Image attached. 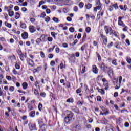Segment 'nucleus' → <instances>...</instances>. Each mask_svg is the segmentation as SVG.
Returning a JSON list of instances; mask_svg holds the SVG:
<instances>
[{
	"label": "nucleus",
	"instance_id": "1",
	"mask_svg": "<svg viewBox=\"0 0 131 131\" xmlns=\"http://www.w3.org/2000/svg\"><path fill=\"white\" fill-rule=\"evenodd\" d=\"M74 119V114L72 113V112H70L64 118V122L66 123H68V124H70V122L72 121V120Z\"/></svg>",
	"mask_w": 131,
	"mask_h": 131
},
{
	"label": "nucleus",
	"instance_id": "2",
	"mask_svg": "<svg viewBox=\"0 0 131 131\" xmlns=\"http://www.w3.org/2000/svg\"><path fill=\"white\" fill-rule=\"evenodd\" d=\"M121 81H122V77L120 76L119 78V81L118 79L115 78L113 79V83L115 85L116 90H118L119 88H120V83H121Z\"/></svg>",
	"mask_w": 131,
	"mask_h": 131
},
{
	"label": "nucleus",
	"instance_id": "3",
	"mask_svg": "<svg viewBox=\"0 0 131 131\" xmlns=\"http://www.w3.org/2000/svg\"><path fill=\"white\" fill-rule=\"evenodd\" d=\"M104 29L105 31L106 34H110V35H111L113 32V29H112V28L110 26H104Z\"/></svg>",
	"mask_w": 131,
	"mask_h": 131
},
{
	"label": "nucleus",
	"instance_id": "4",
	"mask_svg": "<svg viewBox=\"0 0 131 131\" xmlns=\"http://www.w3.org/2000/svg\"><path fill=\"white\" fill-rule=\"evenodd\" d=\"M38 123L40 125V130L39 131H46V125L41 121H38Z\"/></svg>",
	"mask_w": 131,
	"mask_h": 131
},
{
	"label": "nucleus",
	"instance_id": "5",
	"mask_svg": "<svg viewBox=\"0 0 131 131\" xmlns=\"http://www.w3.org/2000/svg\"><path fill=\"white\" fill-rule=\"evenodd\" d=\"M101 37L102 38L103 42L104 45L105 46L107 45V42H108V39L107 38V36L105 35H104L103 34H101L100 35Z\"/></svg>",
	"mask_w": 131,
	"mask_h": 131
},
{
	"label": "nucleus",
	"instance_id": "6",
	"mask_svg": "<svg viewBox=\"0 0 131 131\" xmlns=\"http://www.w3.org/2000/svg\"><path fill=\"white\" fill-rule=\"evenodd\" d=\"M122 17H118V26H121L122 27H124L125 26V25H124V23H123V21H122Z\"/></svg>",
	"mask_w": 131,
	"mask_h": 131
},
{
	"label": "nucleus",
	"instance_id": "7",
	"mask_svg": "<svg viewBox=\"0 0 131 131\" xmlns=\"http://www.w3.org/2000/svg\"><path fill=\"white\" fill-rule=\"evenodd\" d=\"M100 68L101 70L104 71V72H105L106 73L108 72V67L105 66V64L102 63L100 66Z\"/></svg>",
	"mask_w": 131,
	"mask_h": 131
},
{
	"label": "nucleus",
	"instance_id": "8",
	"mask_svg": "<svg viewBox=\"0 0 131 131\" xmlns=\"http://www.w3.org/2000/svg\"><path fill=\"white\" fill-rule=\"evenodd\" d=\"M29 29L31 33H34V32L36 31V28L32 25H31L29 27Z\"/></svg>",
	"mask_w": 131,
	"mask_h": 131
},
{
	"label": "nucleus",
	"instance_id": "9",
	"mask_svg": "<svg viewBox=\"0 0 131 131\" xmlns=\"http://www.w3.org/2000/svg\"><path fill=\"white\" fill-rule=\"evenodd\" d=\"M21 37L23 39H26L28 38V33L24 32L21 34Z\"/></svg>",
	"mask_w": 131,
	"mask_h": 131
},
{
	"label": "nucleus",
	"instance_id": "10",
	"mask_svg": "<svg viewBox=\"0 0 131 131\" xmlns=\"http://www.w3.org/2000/svg\"><path fill=\"white\" fill-rule=\"evenodd\" d=\"M108 74L110 77H111V76H113V69H109V70L108 71Z\"/></svg>",
	"mask_w": 131,
	"mask_h": 131
},
{
	"label": "nucleus",
	"instance_id": "11",
	"mask_svg": "<svg viewBox=\"0 0 131 131\" xmlns=\"http://www.w3.org/2000/svg\"><path fill=\"white\" fill-rule=\"evenodd\" d=\"M92 71L94 73L97 74L98 73V69L96 66H93Z\"/></svg>",
	"mask_w": 131,
	"mask_h": 131
},
{
	"label": "nucleus",
	"instance_id": "12",
	"mask_svg": "<svg viewBox=\"0 0 131 131\" xmlns=\"http://www.w3.org/2000/svg\"><path fill=\"white\" fill-rule=\"evenodd\" d=\"M39 38L41 39L42 42H45V41H46V35L42 34Z\"/></svg>",
	"mask_w": 131,
	"mask_h": 131
},
{
	"label": "nucleus",
	"instance_id": "13",
	"mask_svg": "<svg viewBox=\"0 0 131 131\" xmlns=\"http://www.w3.org/2000/svg\"><path fill=\"white\" fill-rule=\"evenodd\" d=\"M92 7V4L90 3L85 5V8L87 9V10H90V9H91Z\"/></svg>",
	"mask_w": 131,
	"mask_h": 131
},
{
	"label": "nucleus",
	"instance_id": "14",
	"mask_svg": "<svg viewBox=\"0 0 131 131\" xmlns=\"http://www.w3.org/2000/svg\"><path fill=\"white\" fill-rule=\"evenodd\" d=\"M101 7H102V6L101 5H98L97 6L95 7L94 9V11L95 12H97V11H98V10H101Z\"/></svg>",
	"mask_w": 131,
	"mask_h": 131
},
{
	"label": "nucleus",
	"instance_id": "15",
	"mask_svg": "<svg viewBox=\"0 0 131 131\" xmlns=\"http://www.w3.org/2000/svg\"><path fill=\"white\" fill-rule=\"evenodd\" d=\"M8 14H9V17H13V16H14V11L9 10Z\"/></svg>",
	"mask_w": 131,
	"mask_h": 131
},
{
	"label": "nucleus",
	"instance_id": "16",
	"mask_svg": "<svg viewBox=\"0 0 131 131\" xmlns=\"http://www.w3.org/2000/svg\"><path fill=\"white\" fill-rule=\"evenodd\" d=\"M86 48H88V45H86V44L83 45L81 47V50L82 51V52H83V51H84V50H85V49H86Z\"/></svg>",
	"mask_w": 131,
	"mask_h": 131
},
{
	"label": "nucleus",
	"instance_id": "17",
	"mask_svg": "<svg viewBox=\"0 0 131 131\" xmlns=\"http://www.w3.org/2000/svg\"><path fill=\"white\" fill-rule=\"evenodd\" d=\"M30 116L31 117H34L35 116V111H32L30 113Z\"/></svg>",
	"mask_w": 131,
	"mask_h": 131
},
{
	"label": "nucleus",
	"instance_id": "18",
	"mask_svg": "<svg viewBox=\"0 0 131 131\" xmlns=\"http://www.w3.org/2000/svg\"><path fill=\"white\" fill-rule=\"evenodd\" d=\"M28 86V84H27V82H24L23 83V89H24V90H26V89H27Z\"/></svg>",
	"mask_w": 131,
	"mask_h": 131
},
{
	"label": "nucleus",
	"instance_id": "19",
	"mask_svg": "<svg viewBox=\"0 0 131 131\" xmlns=\"http://www.w3.org/2000/svg\"><path fill=\"white\" fill-rule=\"evenodd\" d=\"M29 65H30V66H33V65H34V62L33 61V60L29 59Z\"/></svg>",
	"mask_w": 131,
	"mask_h": 131
},
{
	"label": "nucleus",
	"instance_id": "20",
	"mask_svg": "<svg viewBox=\"0 0 131 131\" xmlns=\"http://www.w3.org/2000/svg\"><path fill=\"white\" fill-rule=\"evenodd\" d=\"M5 26H7V27H8V28H11V27H12V24H9L8 22H5Z\"/></svg>",
	"mask_w": 131,
	"mask_h": 131
},
{
	"label": "nucleus",
	"instance_id": "21",
	"mask_svg": "<svg viewBox=\"0 0 131 131\" xmlns=\"http://www.w3.org/2000/svg\"><path fill=\"white\" fill-rule=\"evenodd\" d=\"M74 100L73 98H70L67 100V103H73Z\"/></svg>",
	"mask_w": 131,
	"mask_h": 131
},
{
	"label": "nucleus",
	"instance_id": "22",
	"mask_svg": "<svg viewBox=\"0 0 131 131\" xmlns=\"http://www.w3.org/2000/svg\"><path fill=\"white\" fill-rule=\"evenodd\" d=\"M126 61L128 64H131V58L129 56H127L126 57Z\"/></svg>",
	"mask_w": 131,
	"mask_h": 131
},
{
	"label": "nucleus",
	"instance_id": "23",
	"mask_svg": "<svg viewBox=\"0 0 131 131\" xmlns=\"http://www.w3.org/2000/svg\"><path fill=\"white\" fill-rule=\"evenodd\" d=\"M29 128H35V124L29 123Z\"/></svg>",
	"mask_w": 131,
	"mask_h": 131
},
{
	"label": "nucleus",
	"instance_id": "24",
	"mask_svg": "<svg viewBox=\"0 0 131 131\" xmlns=\"http://www.w3.org/2000/svg\"><path fill=\"white\" fill-rule=\"evenodd\" d=\"M112 64H113V65H114L115 66H117V61L116 59L113 60L112 61Z\"/></svg>",
	"mask_w": 131,
	"mask_h": 131
},
{
	"label": "nucleus",
	"instance_id": "25",
	"mask_svg": "<svg viewBox=\"0 0 131 131\" xmlns=\"http://www.w3.org/2000/svg\"><path fill=\"white\" fill-rule=\"evenodd\" d=\"M112 6L113 8H114L115 10H117V9H118V5H117V3L113 4Z\"/></svg>",
	"mask_w": 131,
	"mask_h": 131
},
{
	"label": "nucleus",
	"instance_id": "26",
	"mask_svg": "<svg viewBox=\"0 0 131 131\" xmlns=\"http://www.w3.org/2000/svg\"><path fill=\"white\" fill-rule=\"evenodd\" d=\"M15 19H18L20 18V14L18 12L15 13Z\"/></svg>",
	"mask_w": 131,
	"mask_h": 131
},
{
	"label": "nucleus",
	"instance_id": "27",
	"mask_svg": "<svg viewBox=\"0 0 131 131\" xmlns=\"http://www.w3.org/2000/svg\"><path fill=\"white\" fill-rule=\"evenodd\" d=\"M36 43H37L38 45H39V43H40V42H42V41L41 40V39L39 38H38L37 39V40H36Z\"/></svg>",
	"mask_w": 131,
	"mask_h": 131
},
{
	"label": "nucleus",
	"instance_id": "28",
	"mask_svg": "<svg viewBox=\"0 0 131 131\" xmlns=\"http://www.w3.org/2000/svg\"><path fill=\"white\" fill-rule=\"evenodd\" d=\"M28 109L30 110V111L33 110V106H32L31 104L28 103Z\"/></svg>",
	"mask_w": 131,
	"mask_h": 131
},
{
	"label": "nucleus",
	"instance_id": "29",
	"mask_svg": "<svg viewBox=\"0 0 131 131\" xmlns=\"http://www.w3.org/2000/svg\"><path fill=\"white\" fill-rule=\"evenodd\" d=\"M19 56L21 61H24V57H25V55L21 53Z\"/></svg>",
	"mask_w": 131,
	"mask_h": 131
},
{
	"label": "nucleus",
	"instance_id": "30",
	"mask_svg": "<svg viewBox=\"0 0 131 131\" xmlns=\"http://www.w3.org/2000/svg\"><path fill=\"white\" fill-rule=\"evenodd\" d=\"M20 24H21V25H20V27H21V28H23V29L26 28V24H24V23H21V22H20Z\"/></svg>",
	"mask_w": 131,
	"mask_h": 131
},
{
	"label": "nucleus",
	"instance_id": "31",
	"mask_svg": "<svg viewBox=\"0 0 131 131\" xmlns=\"http://www.w3.org/2000/svg\"><path fill=\"white\" fill-rule=\"evenodd\" d=\"M83 6H84V4H83V2H80L79 4V7L80 9H82V8H83Z\"/></svg>",
	"mask_w": 131,
	"mask_h": 131
},
{
	"label": "nucleus",
	"instance_id": "32",
	"mask_svg": "<svg viewBox=\"0 0 131 131\" xmlns=\"http://www.w3.org/2000/svg\"><path fill=\"white\" fill-rule=\"evenodd\" d=\"M51 35H52V36H53V37H54V38L55 39H56V35H57V33H56L54 32H51Z\"/></svg>",
	"mask_w": 131,
	"mask_h": 131
},
{
	"label": "nucleus",
	"instance_id": "33",
	"mask_svg": "<svg viewBox=\"0 0 131 131\" xmlns=\"http://www.w3.org/2000/svg\"><path fill=\"white\" fill-rule=\"evenodd\" d=\"M85 31L88 33H90V32H91V28L89 27H88L87 28H86Z\"/></svg>",
	"mask_w": 131,
	"mask_h": 131
},
{
	"label": "nucleus",
	"instance_id": "34",
	"mask_svg": "<svg viewBox=\"0 0 131 131\" xmlns=\"http://www.w3.org/2000/svg\"><path fill=\"white\" fill-rule=\"evenodd\" d=\"M46 16H47L46 14V12H43L41 13L40 18H45Z\"/></svg>",
	"mask_w": 131,
	"mask_h": 131
},
{
	"label": "nucleus",
	"instance_id": "35",
	"mask_svg": "<svg viewBox=\"0 0 131 131\" xmlns=\"http://www.w3.org/2000/svg\"><path fill=\"white\" fill-rule=\"evenodd\" d=\"M96 55H97V57L98 59V61H101V56L100 55V54H98V53L97 52H96Z\"/></svg>",
	"mask_w": 131,
	"mask_h": 131
},
{
	"label": "nucleus",
	"instance_id": "36",
	"mask_svg": "<svg viewBox=\"0 0 131 131\" xmlns=\"http://www.w3.org/2000/svg\"><path fill=\"white\" fill-rule=\"evenodd\" d=\"M34 94L36 95H37L39 94L38 90L36 89H34Z\"/></svg>",
	"mask_w": 131,
	"mask_h": 131
},
{
	"label": "nucleus",
	"instance_id": "37",
	"mask_svg": "<svg viewBox=\"0 0 131 131\" xmlns=\"http://www.w3.org/2000/svg\"><path fill=\"white\" fill-rule=\"evenodd\" d=\"M53 20L54 22H56V23H59V19L57 17H53Z\"/></svg>",
	"mask_w": 131,
	"mask_h": 131
},
{
	"label": "nucleus",
	"instance_id": "38",
	"mask_svg": "<svg viewBox=\"0 0 131 131\" xmlns=\"http://www.w3.org/2000/svg\"><path fill=\"white\" fill-rule=\"evenodd\" d=\"M98 92L99 93H101V94H102V95H104L105 94V91H104V90H102V89H99L98 90Z\"/></svg>",
	"mask_w": 131,
	"mask_h": 131
},
{
	"label": "nucleus",
	"instance_id": "39",
	"mask_svg": "<svg viewBox=\"0 0 131 131\" xmlns=\"http://www.w3.org/2000/svg\"><path fill=\"white\" fill-rule=\"evenodd\" d=\"M112 34H113L116 37H118V35H117V33L115 32V31H113V30Z\"/></svg>",
	"mask_w": 131,
	"mask_h": 131
},
{
	"label": "nucleus",
	"instance_id": "40",
	"mask_svg": "<svg viewBox=\"0 0 131 131\" xmlns=\"http://www.w3.org/2000/svg\"><path fill=\"white\" fill-rule=\"evenodd\" d=\"M38 109L40 111H41V110L42 109V104L41 103L39 104Z\"/></svg>",
	"mask_w": 131,
	"mask_h": 131
},
{
	"label": "nucleus",
	"instance_id": "41",
	"mask_svg": "<svg viewBox=\"0 0 131 131\" xmlns=\"http://www.w3.org/2000/svg\"><path fill=\"white\" fill-rule=\"evenodd\" d=\"M40 56L43 59L45 58V53H43V52L42 51L40 52Z\"/></svg>",
	"mask_w": 131,
	"mask_h": 131
},
{
	"label": "nucleus",
	"instance_id": "42",
	"mask_svg": "<svg viewBox=\"0 0 131 131\" xmlns=\"http://www.w3.org/2000/svg\"><path fill=\"white\" fill-rule=\"evenodd\" d=\"M113 42H111V43L107 45L108 49H110V48H111V47H113Z\"/></svg>",
	"mask_w": 131,
	"mask_h": 131
},
{
	"label": "nucleus",
	"instance_id": "43",
	"mask_svg": "<svg viewBox=\"0 0 131 131\" xmlns=\"http://www.w3.org/2000/svg\"><path fill=\"white\" fill-rule=\"evenodd\" d=\"M9 91H10V92H13V91H15V88L13 86H11L9 88Z\"/></svg>",
	"mask_w": 131,
	"mask_h": 131
},
{
	"label": "nucleus",
	"instance_id": "44",
	"mask_svg": "<svg viewBox=\"0 0 131 131\" xmlns=\"http://www.w3.org/2000/svg\"><path fill=\"white\" fill-rule=\"evenodd\" d=\"M51 20V18H50V17L47 16L46 18H45V21L46 22H50V20Z\"/></svg>",
	"mask_w": 131,
	"mask_h": 131
},
{
	"label": "nucleus",
	"instance_id": "45",
	"mask_svg": "<svg viewBox=\"0 0 131 131\" xmlns=\"http://www.w3.org/2000/svg\"><path fill=\"white\" fill-rule=\"evenodd\" d=\"M83 104V103H82V102H81L80 101H79L77 102V105H78V106H79V107H81V106H82Z\"/></svg>",
	"mask_w": 131,
	"mask_h": 131
},
{
	"label": "nucleus",
	"instance_id": "46",
	"mask_svg": "<svg viewBox=\"0 0 131 131\" xmlns=\"http://www.w3.org/2000/svg\"><path fill=\"white\" fill-rule=\"evenodd\" d=\"M77 94H80L81 93V88H79L76 90Z\"/></svg>",
	"mask_w": 131,
	"mask_h": 131
},
{
	"label": "nucleus",
	"instance_id": "47",
	"mask_svg": "<svg viewBox=\"0 0 131 131\" xmlns=\"http://www.w3.org/2000/svg\"><path fill=\"white\" fill-rule=\"evenodd\" d=\"M37 70V73H38L39 72V71H40V70H41V67H37V69H36Z\"/></svg>",
	"mask_w": 131,
	"mask_h": 131
},
{
	"label": "nucleus",
	"instance_id": "48",
	"mask_svg": "<svg viewBox=\"0 0 131 131\" xmlns=\"http://www.w3.org/2000/svg\"><path fill=\"white\" fill-rule=\"evenodd\" d=\"M55 52H56V53H57V54H59V53H60V48H56L55 49Z\"/></svg>",
	"mask_w": 131,
	"mask_h": 131
},
{
	"label": "nucleus",
	"instance_id": "49",
	"mask_svg": "<svg viewBox=\"0 0 131 131\" xmlns=\"http://www.w3.org/2000/svg\"><path fill=\"white\" fill-rule=\"evenodd\" d=\"M46 13L47 14H50L51 13V10H50V9L49 8H47L46 10Z\"/></svg>",
	"mask_w": 131,
	"mask_h": 131
},
{
	"label": "nucleus",
	"instance_id": "50",
	"mask_svg": "<svg viewBox=\"0 0 131 131\" xmlns=\"http://www.w3.org/2000/svg\"><path fill=\"white\" fill-rule=\"evenodd\" d=\"M125 42L128 45V46L130 45V42L129 41V40L128 39H126Z\"/></svg>",
	"mask_w": 131,
	"mask_h": 131
},
{
	"label": "nucleus",
	"instance_id": "51",
	"mask_svg": "<svg viewBox=\"0 0 131 131\" xmlns=\"http://www.w3.org/2000/svg\"><path fill=\"white\" fill-rule=\"evenodd\" d=\"M67 20L69 22H71V21H72V18H71V17L68 16V17H67Z\"/></svg>",
	"mask_w": 131,
	"mask_h": 131
},
{
	"label": "nucleus",
	"instance_id": "52",
	"mask_svg": "<svg viewBox=\"0 0 131 131\" xmlns=\"http://www.w3.org/2000/svg\"><path fill=\"white\" fill-rule=\"evenodd\" d=\"M69 30L70 32H74V28L70 27Z\"/></svg>",
	"mask_w": 131,
	"mask_h": 131
},
{
	"label": "nucleus",
	"instance_id": "53",
	"mask_svg": "<svg viewBox=\"0 0 131 131\" xmlns=\"http://www.w3.org/2000/svg\"><path fill=\"white\" fill-rule=\"evenodd\" d=\"M62 46L63 48H68V44H67V43H63Z\"/></svg>",
	"mask_w": 131,
	"mask_h": 131
},
{
	"label": "nucleus",
	"instance_id": "54",
	"mask_svg": "<svg viewBox=\"0 0 131 131\" xmlns=\"http://www.w3.org/2000/svg\"><path fill=\"white\" fill-rule=\"evenodd\" d=\"M45 4V1H40V2H39V7H40V6L41 5H44Z\"/></svg>",
	"mask_w": 131,
	"mask_h": 131
},
{
	"label": "nucleus",
	"instance_id": "55",
	"mask_svg": "<svg viewBox=\"0 0 131 131\" xmlns=\"http://www.w3.org/2000/svg\"><path fill=\"white\" fill-rule=\"evenodd\" d=\"M100 16H101V11H99L97 13V18H98V19L101 18Z\"/></svg>",
	"mask_w": 131,
	"mask_h": 131
},
{
	"label": "nucleus",
	"instance_id": "56",
	"mask_svg": "<svg viewBox=\"0 0 131 131\" xmlns=\"http://www.w3.org/2000/svg\"><path fill=\"white\" fill-rule=\"evenodd\" d=\"M48 41H53V38L52 37H48Z\"/></svg>",
	"mask_w": 131,
	"mask_h": 131
},
{
	"label": "nucleus",
	"instance_id": "57",
	"mask_svg": "<svg viewBox=\"0 0 131 131\" xmlns=\"http://www.w3.org/2000/svg\"><path fill=\"white\" fill-rule=\"evenodd\" d=\"M74 12H77L78 11V8L77 7V6H75L74 7Z\"/></svg>",
	"mask_w": 131,
	"mask_h": 131
},
{
	"label": "nucleus",
	"instance_id": "58",
	"mask_svg": "<svg viewBox=\"0 0 131 131\" xmlns=\"http://www.w3.org/2000/svg\"><path fill=\"white\" fill-rule=\"evenodd\" d=\"M53 57H54V55L52 54H50L48 55V58L49 59H52L53 58Z\"/></svg>",
	"mask_w": 131,
	"mask_h": 131
},
{
	"label": "nucleus",
	"instance_id": "59",
	"mask_svg": "<svg viewBox=\"0 0 131 131\" xmlns=\"http://www.w3.org/2000/svg\"><path fill=\"white\" fill-rule=\"evenodd\" d=\"M76 43H77V40L76 39L74 41L72 45L73 47H74V46H75L76 45Z\"/></svg>",
	"mask_w": 131,
	"mask_h": 131
},
{
	"label": "nucleus",
	"instance_id": "60",
	"mask_svg": "<svg viewBox=\"0 0 131 131\" xmlns=\"http://www.w3.org/2000/svg\"><path fill=\"white\" fill-rule=\"evenodd\" d=\"M6 79H8V80H12V77L10 76H7Z\"/></svg>",
	"mask_w": 131,
	"mask_h": 131
},
{
	"label": "nucleus",
	"instance_id": "61",
	"mask_svg": "<svg viewBox=\"0 0 131 131\" xmlns=\"http://www.w3.org/2000/svg\"><path fill=\"white\" fill-rule=\"evenodd\" d=\"M40 96L41 97H43V98H45V97H46V93H41Z\"/></svg>",
	"mask_w": 131,
	"mask_h": 131
},
{
	"label": "nucleus",
	"instance_id": "62",
	"mask_svg": "<svg viewBox=\"0 0 131 131\" xmlns=\"http://www.w3.org/2000/svg\"><path fill=\"white\" fill-rule=\"evenodd\" d=\"M51 66H55V61H51L50 63Z\"/></svg>",
	"mask_w": 131,
	"mask_h": 131
},
{
	"label": "nucleus",
	"instance_id": "63",
	"mask_svg": "<svg viewBox=\"0 0 131 131\" xmlns=\"http://www.w3.org/2000/svg\"><path fill=\"white\" fill-rule=\"evenodd\" d=\"M15 68H16V69H20V66H19V64L16 63L15 64Z\"/></svg>",
	"mask_w": 131,
	"mask_h": 131
},
{
	"label": "nucleus",
	"instance_id": "64",
	"mask_svg": "<svg viewBox=\"0 0 131 131\" xmlns=\"http://www.w3.org/2000/svg\"><path fill=\"white\" fill-rule=\"evenodd\" d=\"M14 10L15 11H19V8L18 6H16L14 7Z\"/></svg>",
	"mask_w": 131,
	"mask_h": 131
}]
</instances>
